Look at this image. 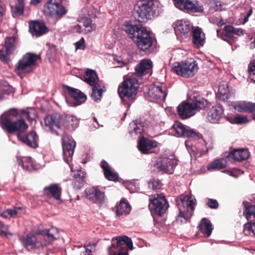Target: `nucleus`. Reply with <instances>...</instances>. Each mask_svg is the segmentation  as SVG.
<instances>
[{"mask_svg": "<svg viewBox=\"0 0 255 255\" xmlns=\"http://www.w3.org/2000/svg\"><path fill=\"white\" fill-rule=\"evenodd\" d=\"M16 111L11 110L4 113L0 120L1 128L7 132L18 135L24 132L28 128V125L22 119H18Z\"/></svg>", "mask_w": 255, "mask_h": 255, "instance_id": "f257e3e1", "label": "nucleus"}, {"mask_svg": "<svg viewBox=\"0 0 255 255\" xmlns=\"http://www.w3.org/2000/svg\"><path fill=\"white\" fill-rule=\"evenodd\" d=\"M139 84L135 78H124V81L119 85L118 93L125 104L129 107L135 100Z\"/></svg>", "mask_w": 255, "mask_h": 255, "instance_id": "f03ea898", "label": "nucleus"}, {"mask_svg": "<svg viewBox=\"0 0 255 255\" xmlns=\"http://www.w3.org/2000/svg\"><path fill=\"white\" fill-rule=\"evenodd\" d=\"M115 240L116 243L108 248V255H129L128 249H133L131 238L127 236L117 237Z\"/></svg>", "mask_w": 255, "mask_h": 255, "instance_id": "7ed1b4c3", "label": "nucleus"}, {"mask_svg": "<svg viewBox=\"0 0 255 255\" xmlns=\"http://www.w3.org/2000/svg\"><path fill=\"white\" fill-rule=\"evenodd\" d=\"M195 205V200L192 199L188 196L181 195L180 202L178 203L179 213L176 218L177 221L182 223L181 218L186 221H189L193 214Z\"/></svg>", "mask_w": 255, "mask_h": 255, "instance_id": "20e7f679", "label": "nucleus"}, {"mask_svg": "<svg viewBox=\"0 0 255 255\" xmlns=\"http://www.w3.org/2000/svg\"><path fill=\"white\" fill-rule=\"evenodd\" d=\"M172 70L184 78L193 77L198 70V64L194 60H185L173 64Z\"/></svg>", "mask_w": 255, "mask_h": 255, "instance_id": "39448f33", "label": "nucleus"}, {"mask_svg": "<svg viewBox=\"0 0 255 255\" xmlns=\"http://www.w3.org/2000/svg\"><path fill=\"white\" fill-rule=\"evenodd\" d=\"M40 58V56L35 53H26L15 65V71L22 73H28L31 72L32 70L31 66L35 65L36 61Z\"/></svg>", "mask_w": 255, "mask_h": 255, "instance_id": "423d86ee", "label": "nucleus"}, {"mask_svg": "<svg viewBox=\"0 0 255 255\" xmlns=\"http://www.w3.org/2000/svg\"><path fill=\"white\" fill-rule=\"evenodd\" d=\"M173 2L177 8L190 14L204 10L203 5L197 0H173Z\"/></svg>", "mask_w": 255, "mask_h": 255, "instance_id": "0eeeda50", "label": "nucleus"}, {"mask_svg": "<svg viewBox=\"0 0 255 255\" xmlns=\"http://www.w3.org/2000/svg\"><path fill=\"white\" fill-rule=\"evenodd\" d=\"M149 209L152 213L161 216L169 207L165 197L157 194L153 199H149Z\"/></svg>", "mask_w": 255, "mask_h": 255, "instance_id": "6e6552de", "label": "nucleus"}, {"mask_svg": "<svg viewBox=\"0 0 255 255\" xmlns=\"http://www.w3.org/2000/svg\"><path fill=\"white\" fill-rule=\"evenodd\" d=\"M173 128L177 136L198 140L202 138V135L198 131L187 127L180 122L176 121L173 125Z\"/></svg>", "mask_w": 255, "mask_h": 255, "instance_id": "1a4fd4ad", "label": "nucleus"}, {"mask_svg": "<svg viewBox=\"0 0 255 255\" xmlns=\"http://www.w3.org/2000/svg\"><path fill=\"white\" fill-rule=\"evenodd\" d=\"M44 12L55 18H60L64 15L67 10L60 3V0H49L45 5Z\"/></svg>", "mask_w": 255, "mask_h": 255, "instance_id": "9d476101", "label": "nucleus"}, {"mask_svg": "<svg viewBox=\"0 0 255 255\" xmlns=\"http://www.w3.org/2000/svg\"><path fill=\"white\" fill-rule=\"evenodd\" d=\"M136 38L134 42L137 47L140 50L145 51L149 49L153 43V39L151 37L149 32L143 27L140 32H137Z\"/></svg>", "mask_w": 255, "mask_h": 255, "instance_id": "9b49d317", "label": "nucleus"}, {"mask_svg": "<svg viewBox=\"0 0 255 255\" xmlns=\"http://www.w3.org/2000/svg\"><path fill=\"white\" fill-rule=\"evenodd\" d=\"M245 31L242 28H235L231 25H226L223 30H217V36L222 39L228 42L234 38V35L241 36L244 35Z\"/></svg>", "mask_w": 255, "mask_h": 255, "instance_id": "f8f14e48", "label": "nucleus"}, {"mask_svg": "<svg viewBox=\"0 0 255 255\" xmlns=\"http://www.w3.org/2000/svg\"><path fill=\"white\" fill-rule=\"evenodd\" d=\"M63 89L68 93L69 96L74 100V102L70 103L71 106L76 107L86 102L87 96L80 90L65 85L63 86Z\"/></svg>", "mask_w": 255, "mask_h": 255, "instance_id": "ddd939ff", "label": "nucleus"}, {"mask_svg": "<svg viewBox=\"0 0 255 255\" xmlns=\"http://www.w3.org/2000/svg\"><path fill=\"white\" fill-rule=\"evenodd\" d=\"M16 38L15 37H6L5 40V45L0 50V59L1 61L8 63L9 60V56L16 48Z\"/></svg>", "mask_w": 255, "mask_h": 255, "instance_id": "4468645a", "label": "nucleus"}, {"mask_svg": "<svg viewBox=\"0 0 255 255\" xmlns=\"http://www.w3.org/2000/svg\"><path fill=\"white\" fill-rule=\"evenodd\" d=\"M175 34L177 38L183 40L191 35L190 25L188 22L178 20L173 24Z\"/></svg>", "mask_w": 255, "mask_h": 255, "instance_id": "2eb2a0df", "label": "nucleus"}, {"mask_svg": "<svg viewBox=\"0 0 255 255\" xmlns=\"http://www.w3.org/2000/svg\"><path fill=\"white\" fill-rule=\"evenodd\" d=\"M137 13L141 20L149 18L153 14V0H139Z\"/></svg>", "mask_w": 255, "mask_h": 255, "instance_id": "dca6fc26", "label": "nucleus"}, {"mask_svg": "<svg viewBox=\"0 0 255 255\" xmlns=\"http://www.w3.org/2000/svg\"><path fill=\"white\" fill-rule=\"evenodd\" d=\"M61 116L60 115H49L45 118L44 123L46 127H49L51 131L59 135L61 134Z\"/></svg>", "mask_w": 255, "mask_h": 255, "instance_id": "f3484780", "label": "nucleus"}, {"mask_svg": "<svg viewBox=\"0 0 255 255\" xmlns=\"http://www.w3.org/2000/svg\"><path fill=\"white\" fill-rule=\"evenodd\" d=\"M167 93L168 90L165 86L158 85L150 89L148 94L153 102L160 103L165 101Z\"/></svg>", "mask_w": 255, "mask_h": 255, "instance_id": "a211bd4d", "label": "nucleus"}, {"mask_svg": "<svg viewBox=\"0 0 255 255\" xmlns=\"http://www.w3.org/2000/svg\"><path fill=\"white\" fill-rule=\"evenodd\" d=\"M175 160L167 157L159 158L154 165L155 170L172 174L175 167Z\"/></svg>", "mask_w": 255, "mask_h": 255, "instance_id": "6ab92c4d", "label": "nucleus"}, {"mask_svg": "<svg viewBox=\"0 0 255 255\" xmlns=\"http://www.w3.org/2000/svg\"><path fill=\"white\" fill-rule=\"evenodd\" d=\"M62 145L64 160L68 161V158L73 155L76 142L68 135L64 134L62 136Z\"/></svg>", "mask_w": 255, "mask_h": 255, "instance_id": "aec40b11", "label": "nucleus"}, {"mask_svg": "<svg viewBox=\"0 0 255 255\" xmlns=\"http://www.w3.org/2000/svg\"><path fill=\"white\" fill-rule=\"evenodd\" d=\"M86 197L95 203H102L105 200L104 192L101 191L98 187H93L86 189Z\"/></svg>", "mask_w": 255, "mask_h": 255, "instance_id": "412c9836", "label": "nucleus"}, {"mask_svg": "<svg viewBox=\"0 0 255 255\" xmlns=\"http://www.w3.org/2000/svg\"><path fill=\"white\" fill-rule=\"evenodd\" d=\"M43 194L48 198L55 200H60L62 193V187L58 184H51L44 187L42 191Z\"/></svg>", "mask_w": 255, "mask_h": 255, "instance_id": "4be33fe9", "label": "nucleus"}, {"mask_svg": "<svg viewBox=\"0 0 255 255\" xmlns=\"http://www.w3.org/2000/svg\"><path fill=\"white\" fill-rule=\"evenodd\" d=\"M20 241L27 250L39 248L43 246V244L38 241L36 235L28 234L26 236L21 237Z\"/></svg>", "mask_w": 255, "mask_h": 255, "instance_id": "5701e85b", "label": "nucleus"}, {"mask_svg": "<svg viewBox=\"0 0 255 255\" xmlns=\"http://www.w3.org/2000/svg\"><path fill=\"white\" fill-rule=\"evenodd\" d=\"M29 31L32 35L39 37L48 32V29L43 22L36 20L29 23Z\"/></svg>", "mask_w": 255, "mask_h": 255, "instance_id": "b1692460", "label": "nucleus"}, {"mask_svg": "<svg viewBox=\"0 0 255 255\" xmlns=\"http://www.w3.org/2000/svg\"><path fill=\"white\" fill-rule=\"evenodd\" d=\"M157 146V142L143 136L138 140L137 147L142 154H148L149 151Z\"/></svg>", "mask_w": 255, "mask_h": 255, "instance_id": "393cba45", "label": "nucleus"}, {"mask_svg": "<svg viewBox=\"0 0 255 255\" xmlns=\"http://www.w3.org/2000/svg\"><path fill=\"white\" fill-rule=\"evenodd\" d=\"M249 156L250 152L248 149L246 148H234L226 155L229 160L233 159L236 161L247 160Z\"/></svg>", "mask_w": 255, "mask_h": 255, "instance_id": "a878e982", "label": "nucleus"}, {"mask_svg": "<svg viewBox=\"0 0 255 255\" xmlns=\"http://www.w3.org/2000/svg\"><path fill=\"white\" fill-rule=\"evenodd\" d=\"M194 111L192 104L187 102H182L177 107V113L182 119H186L193 116Z\"/></svg>", "mask_w": 255, "mask_h": 255, "instance_id": "bb28decb", "label": "nucleus"}, {"mask_svg": "<svg viewBox=\"0 0 255 255\" xmlns=\"http://www.w3.org/2000/svg\"><path fill=\"white\" fill-rule=\"evenodd\" d=\"M18 139L29 147L36 148L38 146V137L35 131H30L23 136L18 135Z\"/></svg>", "mask_w": 255, "mask_h": 255, "instance_id": "cd10ccee", "label": "nucleus"}, {"mask_svg": "<svg viewBox=\"0 0 255 255\" xmlns=\"http://www.w3.org/2000/svg\"><path fill=\"white\" fill-rule=\"evenodd\" d=\"M101 167L102 168L105 178L110 181L114 182H121L122 180L119 177L118 174L113 171L109 164L105 160H103L101 162Z\"/></svg>", "mask_w": 255, "mask_h": 255, "instance_id": "c85d7f7f", "label": "nucleus"}, {"mask_svg": "<svg viewBox=\"0 0 255 255\" xmlns=\"http://www.w3.org/2000/svg\"><path fill=\"white\" fill-rule=\"evenodd\" d=\"M192 35V42L197 46H203L205 41V35L201 28L197 26L191 32Z\"/></svg>", "mask_w": 255, "mask_h": 255, "instance_id": "c756f323", "label": "nucleus"}, {"mask_svg": "<svg viewBox=\"0 0 255 255\" xmlns=\"http://www.w3.org/2000/svg\"><path fill=\"white\" fill-rule=\"evenodd\" d=\"M152 67V62L150 59H143L135 67V74L138 77H142Z\"/></svg>", "mask_w": 255, "mask_h": 255, "instance_id": "7c9ffc66", "label": "nucleus"}, {"mask_svg": "<svg viewBox=\"0 0 255 255\" xmlns=\"http://www.w3.org/2000/svg\"><path fill=\"white\" fill-rule=\"evenodd\" d=\"M223 112V107L221 105L213 107L208 114V120L212 123H217L221 118Z\"/></svg>", "mask_w": 255, "mask_h": 255, "instance_id": "2f4dec72", "label": "nucleus"}, {"mask_svg": "<svg viewBox=\"0 0 255 255\" xmlns=\"http://www.w3.org/2000/svg\"><path fill=\"white\" fill-rule=\"evenodd\" d=\"M86 173L82 170H78L74 174L72 184L74 188L78 190L84 186L86 183Z\"/></svg>", "mask_w": 255, "mask_h": 255, "instance_id": "473e14b6", "label": "nucleus"}, {"mask_svg": "<svg viewBox=\"0 0 255 255\" xmlns=\"http://www.w3.org/2000/svg\"><path fill=\"white\" fill-rule=\"evenodd\" d=\"M198 228L201 232L207 237H209L211 235L213 230L212 223L209 220L206 218L202 219Z\"/></svg>", "mask_w": 255, "mask_h": 255, "instance_id": "72a5a7b5", "label": "nucleus"}, {"mask_svg": "<svg viewBox=\"0 0 255 255\" xmlns=\"http://www.w3.org/2000/svg\"><path fill=\"white\" fill-rule=\"evenodd\" d=\"M235 109L239 112L253 113L255 112V103L243 101L235 106Z\"/></svg>", "mask_w": 255, "mask_h": 255, "instance_id": "f704fd0d", "label": "nucleus"}, {"mask_svg": "<svg viewBox=\"0 0 255 255\" xmlns=\"http://www.w3.org/2000/svg\"><path fill=\"white\" fill-rule=\"evenodd\" d=\"M84 78V81L91 86L98 84L99 78L96 71L94 70L88 69Z\"/></svg>", "mask_w": 255, "mask_h": 255, "instance_id": "c9c22d12", "label": "nucleus"}, {"mask_svg": "<svg viewBox=\"0 0 255 255\" xmlns=\"http://www.w3.org/2000/svg\"><path fill=\"white\" fill-rule=\"evenodd\" d=\"M73 118L69 115L61 116L60 133L64 132L65 129L71 130L74 128Z\"/></svg>", "mask_w": 255, "mask_h": 255, "instance_id": "e433bc0d", "label": "nucleus"}, {"mask_svg": "<svg viewBox=\"0 0 255 255\" xmlns=\"http://www.w3.org/2000/svg\"><path fill=\"white\" fill-rule=\"evenodd\" d=\"M191 104L194 111H199L205 108L208 104V102L204 98L197 96L194 97L193 101Z\"/></svg>", "mask_w": 255, "mask_h": 255, "instance_id": "4c0bfd02", "label": "nucleus"}, {"mask_svg": "<svg viewBox=\"0 0 255 255\" xmlns=\"http://www.w3.org/2000/svg\"><path fill=\"white\" fill-rule=\"evenodd\" d=\"M142 26L141 24L138 25H132V24H128L126 25L125 31L128 34L129 37L132 39L133 41H134L136 38V34H137V32L138 31L140 32V30L142 28Z\"/></svg>", "mask_w": 255, "mask_h": 255, "instance_id": "58836bf2", "label": "nucleus"}, {"mask_svg": "<svg viewBox=\"0 0 255 255\" xmlns=\"http://www.w3.org/2000/svg\"><path fill=\"white\" fill-rule=\"evenodd\" d=\"M59 232L57 228L51 227L50 229H47L46 235V239H45V243H43V246H46L47 244H50L51 241L56 240L58 238Z\"/></svg>", "mask_w": 255, "mask_h": 255, "instance_id": "ea45409f", "label": "nucleus"}, {"mask_svg": "<svg viewBox=\"0 0 255 255\" xmlns=\"http://www.w3.org/2000/svg\"><path fill=\"white\" fill-rule=\"evenodd\" d=\"M25 0H17L15 6L11 5V10L13 16H19L23 13Z\"/></svg>", "mask_w": 255, "mask_h": 255, "instance_id": "a19ab883", "label": "nucleus"}, {"mask_svg": "<svg viewBox=\"0 0 255 255\" xmlns=\"http://www.w3.org/2000/svg\"><path fill=\"white\" fill-rule=\"evenodd\" d=\"M91 97L95 101L100 100L103 96L104 87L100 84L93 86Z\"/></svg>", "mask_w": 255, "mask_h": 255, "instance_id": "79ce46f5", "label": "nucleus"}, {"mask_svg": "<svg viewBox=\"0 0 255 255\" xmlns=\"http://www.w3.org/2000/svg\"><path fill=\"white\" fill-rule=\"evenodd\" d=\"M130 211V206L129 204L123 200H121L120 203L117 206V214L122 215L124 214H128Z\"/></svg>", "mask_w": 255, "mask_h": 255, "instance_id": "37998d69", "label": "nucleus"}, {"mask_svg": "<svg viewBox=\"0 0 255 255\" xmlns=\"http://www.w3.org/2000/svg\"><path fill=\"white\" fill-rule=\"evenodd\" d=\"M25 209L22 207H14L12 209H7L5 213L11 218H16L21 216L25 213Z\"/></svg>", "mask_w": 255, "mask_h": 255, "instance_id": "c03bdc74", "label": "nucleus"}, {"mask_svg": "<svg viewBox=\"0 0 255 255\" xmlns=\"http://www.w3.org/2000/svg\"><path fill=\"white\" fill-rule=\"evenodd\" d=\"M134 124L133 132L136 133L141 134L145 131L147 125L144 122L137 120L133 121Z\"/></svg>", "mask_w": 255, "mask_h": 255, "instance_id": "a18cd8bd", "label": "nucleus"}, {"mask_svg": "<svg viewBox=\"0 0 255 255\" xmlns=\"http://www.w3.org/2000/svg\"><path fill=\"white\" fill-rule=\"evenodd\" d=\"M18 164L24 169L30 171L33 168V162L31 157H25L18 161Z\"/></svg>", "mask_w": 255, "mask_h": 255, "instance_id": "49530a36", "label": "nucleus"}, {"mask_svg": "<svg viewBox=\"0 0 255 255\" xmlns=\"http://www.w3.org/2000/svg\"><path fill=\"white\" fill-rule=\"evenodd\" d=\"M225 167L226 165L222 162V160L217 159L209 164L207 166V168L208 170H214L223 169Z\"/></svg>", "mask_w": 255, "mask_h": 255, "instance_id": "de8ad7c7", "label": "nucleus"}, {"mask_svg": "<svg viewBox=\"0 0 255 255\" xmlns=\"http://www.w3.org/2000/svg\"><path fill=\"white\" fill-rule=\"evenodd\" d=\"M245 211L243 213L246 218L249 220L253 216L255 218V206L253 205H248L245 206Z\"/></svg>", "mask_w": 255, "mask_h": 255, "instance_id": "09e8293b", "label": "nucleus"}, {"mask_svg": "<svg viewBox=\"0 0 255 255\" xmlns=\"http://www.w3.org/2000/svg\"><path fill=\"white\" fill-rule=\"evenodd\" d=\"M8 235L12 236V234L8 231V227L0 221V236L7 237Z\"/></svg>", "mask_w": 255, "mask_h": 255, "instance_id": "8fccbe9b", "label": "nucleus"}, {"mask_svg": "<svg viewBox=\"0 0 255 255\" xmlns=\"http://www.w3.org/2000/svg\"><path fill=\"white\" fill-rule=\"evenodd\" d=\"M161 186V182L158 179H153L148 182L149 187L153 190L159 189Z\"/></svg>", "mask_w": 255, "mask_h": 255, "instance_id": "3c124183", "label": "nucleus"}, {"mask_svg": "<svg viewBox=\"0 0 255 255\" xmlns=\"http://www.w3.org/2000/svg\"><path fill=\"white\" fill-rule=\"evenodd\" d=\"M253 229V223L248 222L244 225V233L246 236H251Z\"/></svg>", "mask_w": 255, "mask_h": 255, "instance_id": "603ef678", "label": "nucleus"}, {"mask_svg": "<svg viewBox=\"0 0 255 255\" xmlns=\"http://www.w3.org/2000/svg\"><path fill=\"white\" fill-rule=\"evenodd\" d=\"M133 181H127L124 182V185L126 188L130 192H134L135 187Z\"/></svg>", "mask_w": 255, "mask_h": 255, "instance_id": "864d4df0", "label": "nucleus"}, {"mask_svg": "<svg viewBox=\"0 0 255 255\" xmlns=\"http://www.w3.org/2000/svg\"><path fill=\"white\" fill-rule=\"evenodd\" d=\"M235 123L237 124H242L246 123L248 122V118L247 116H237L234 118Z\"/></svg>", "mask_w": 255, "mask_h": 255, "instance_id": "5fc2aeb1", "label": "nucleus"}, {"mask_svg": "<svg viewBox=\"0 0 255 255\" xmlns=\"http://www.w3.org/2000/svg\"><path fill=\"white\" fill-rule=\"evenodd\" d=\"M207 205L212 209H217L218 207L219 204L215 199H209L208 200Z\"/></svg>", "mask_w": 255, "mask_h": 255, "instance_id": "6e6d98bb", "label": "nucleus"}, {"mask_svg": "<svg viewBox=\"0 0 255 255\" xmlns=\"http://www.w3.org/2000/svg\"><path fill=\"white\" fill-rule=\"evenodd\" d=\"M248 71L251 79L255 81V64L249 65Z\"/></svg>", "mask_w": 255, "mask_h": 255, "instance_id": "4d7b16f0", "label": "nucleus"}, {"mask_svg": "<svg viewBox=\"0 0 255 255\" xmlns=\"http://www.w3.org/2000/svg\"><path fill=\"white\" fill-rule=\"evenodd\" d=\"M230 92L229 88L227 85H221L219 86L218 91L217 95L224 94V93Z\"/></svg>", "mask_w": 255, "mask_h": 255, "instance_id": "13d9d810", "label": "nucleus"}, {"mask_svg": "<svg viewBox=\"0 0 255 255\" xmlns=\"http://www.w3.org/2000/svg\"><path fill=\"white\" fill-rule=\"evenodd\" d=\"M217 96L220 100L226 102L230 98L231 93L230 92L228 93H224V94H222L217 95Z\"/></svg>", "mask_w": 255, "mask_h": 255, "instance_id": "bf43d9fd", "label": "nucleus"}, {"mask_svg": "<svg viewBox=\"0 0 255 255\" xmlns=\"http://www.w3.org/2000/svg\"><path fill=\"white\" fill-rule=\"evenodd\" d=\"M46 232L47 229H43L42 228L38 227L36 230L35 233L37 235H42L45 240V239H46Z\"/></svg>", "mask_w": 255, "mask_h": 255, "instance_id": "052dcab7", "label": "nucleus"}, {"mask_svg": "<svg viewBox=\"0 0 255 255\" xmlns=\"http://www.w3.org/2000/svg\"><path fill=\"white\" fill-rule=\"evenodd\" d=\"M83 25L86 28H90L91 30L93 29L92 21L90 18H86L83 22Z\"/></svg>", "mask_w": 255, "mask_h": 255, "instance_id": "680f3d73", "label": "nucleus"}, {"mask_svg": "<svg viewBox=\"0 0 255 255\" xmlns=\"http://www.w3.org/2000/svg\"><path fill=\"white\" fill-rule=\"evenodd\" d=\"M84 39L83 38H82L81 39H80L79 41L76 42V48L77 49H83L85 47L84 44Z\"/></svg>", "mask_w": 255, "mask_h": 255, "instance_id": "e2e57ef3", "label": "nucleus"}, {"mask_svg": "<svg viewBox=\"0 0 255 255\" xmlns=\"http://www.w3.org/2000/svg\"><path fill=\"white\" fill-rule=\"evenodd\" d=\"M114 60L116 61L119 64V67H122L125 65L124 62L122 61L121 57H116L114 58Z\"/></svg>", "mask_w": 255, "mask_h": 255, "instance_id": "0e129e2a", "label": "nucleus"}, {"mask_svg": "<svg viewBox=\"0 0 255 255\" xmlns=\"http://www.w3.org/2000/svg\"><path fill=\"white\" fill-rule=\"evenodd\" d=\"M91 245L90 244H89L88 245H87L85 248H86V252L87 253V255H92V251L91 250V249H89L88 247H91Z\"/></svg>", "mask_w": 255, "mask_h": 255, "instance_id": "69168bd1", "label": "nucleus"}, {"mask_svg": "<svg viewBox=\"0 0 255 255\" xmlns=\"http://www.w3.org/2000/svg\"><path fill=\"white\" fill-rule=\"evenodd\" d=\"M21 113L23 115H25L26 116V118L28 120L30 119L29 118V113L28 112L25 111L24 110H22L21 111Z\"/></svg>", "mask_w": 255, "mask_h": 255, "instance_id": "338daca9", "label": "nucleus"}, {"mask_svg": "<svg viewBox=\"0 0 255 255\" xmlns=\"http://www.w3.org/2000/svg\"><path fill=\"white\" fill-rule=\"evenodd\" d=\"M253 229L252 232V236L255 237V222L253 223Z\"/></svg>", "mask_w": 255, "mask_h": 255, "instance_id": "774afa93", "label": "nucleus"}]
</instances>
